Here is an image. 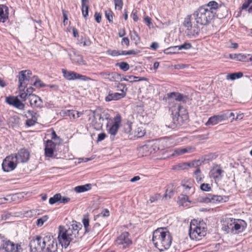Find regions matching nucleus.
I'll return each instance as SVG.
<instances>
[{
  "mask_svg": "<svg viewBox=\"0 0 252 252\" xmlns=\"http://www.w3.org/2000/svg\"><path fill=\"white\" fill-rule=\"evenodd\" d=\"M163 100L168 103L173 115L172 121L167 123L165 126L173 129L179 128L188 120L189 115L186 108L181 103H175V101L184 104L189 101V97L178 92H172L167 94Z\"/></svg>",
  "mask_w": 252,
  "mask_h": 252,
  "instance_id": "obj_1",
  "label": "nucleus"
},
{
  "mask_svg": "<svg viewBox=\"0 0 252 252\" xmlns=\"http://www.w3.org/2000/svg\"><path fill=\"white\" fill-rule=\"evenodd\" d=\"M84 234L82 224L76 221H72L69 226H59L58 238L62 246L66 248L70 242L78 241Z\"/></svg>",
  "mask_w": 252,
  "mask_h": 252,
  "instance_id": "obj_2",
  "label": "nucleus"
},
{
  "mask_svg": "<svg viewBox=\"0 0 252 252\" xmlns=\"http://www.w3.org/2000/svg\"><path fill=\"white\" fill-rule=\"evenodd\" d=\"M29 246L31 252H55L57 250V242L50 234H41L32 237Z\"/></svg>",
  "mask_w": 252,
  "mask_h": 252,
  "instance_id": "obj_3",
  "label": "nucleus"
},
{
  "mask_svg": "<svg viewBox=\"0 0 252 252\" xmlns=\"http://www.w3.org/2000/svg\"><path fill=\"white\" fill-rule=\"evenodd\" d=\"M220 8V6L218 2L213 0L200 6L191 15L197 24L207 26L211 23L215 17L218 16L217 13Z\"/></svg>",
  "mask_w": 252,
  "mask_h": 252,
  "instance_id": "obj_4",
  "label": "nucleus"
},
{
  "mask_svg": "<svg viewBox=\"0 0 252 252\" xmlns=\"http://www.w3.org/2000/svg\"><path fill=\"white\" fill-rule=\"evenodd\" d=\"M152 241L155 247L160 251L168 249L172 243V237L168 231L159 228L153 233Z\"/></svg>",
  "mask_w": 252,
  "mask_h": 252,
  "instance_id": "obj_5",
  "label": "nucleus"
},
{
  "mask_svg": "<svg viewBox=\"0 0 252 252\" xmlns=\"http://www.w3.org/2000/svg\"><path fill=\"white\" fill-rule=\"evenodd\" d=\"M207 227L203 221L197 222L196 220H191L189 229V235L191 239L199 241L206 234Z\"/></svg>",
  "mask_w": 252,
  "mask_h": 252,
  "instance_id": "obj_6",
  "label": "nucleus"
},
{
  "mask_svg": "<svg viewBox=\"0 0 252 252\" xmlns=\"http://www.w3.org/2000/svg\"><path fill=\"white\" fill-rule=\"evenodd\" d=\"M32 72L30 70H24L20 71L17 78L18 79V89H23L26 88L28 85H31L33 77Z\"/></svg>",
  "mask_w": 252,
  "mask_h": 252,
  "instance_id": "obj_7",
  "label": "nucleus"
},
{
  "mask_svg": "<svg viewBox=\"0 0 252 252\" xmlns=\"http://www.w3.org/2000/svg\"><path fill=\"white\" fill-rule=\"evenodd\" d=\"M192 15H189L185 18L183 24L187 28L186 32L189 37H195L198 35L200 32V28L196 24L192 26L191 18Z\"/></svg>",
  "mask_w": 252,
  "mask_h": 252,
  "instance_id": "obj_8",
  "label": "nucleus"
},
{
  "mask_svg": "<svg viewBox=\"0 0 252 252\" xmlns=\"http://www.w3.org/2000/svg\"><path fill=\"white\" fill-rule=\"evenodd\" d=\"M198 199V201L201 203H217L226 202L228 200V197L226 196H222L220 195H214L209 193L206 196H201L199 197Z\"/></svg>",
  "mask_w": 252,
  "mask_h": 252,
  "instance_id": "obj_9",
  "label": "nucleus"
},
{
  "mask_svg": "<svg viewBox=\"0 0 252 252\" xmlns=\"http://www.w3.org/2000/svg\"><path fill=\"white\" fill-rule=\"evenodd\" d=\"M23 249L19 244H14L10 240H5L0 247V252H22Z\"/></svg>",
  "mask_w": 252,
  "mask_h": 252,
  "instance_id": "obj_10",
  "label": "nucleus"
},
{
  "mask_svg": "<svg viewBox=\"0 0 252 252\" xmlns=\"http://www.w3.org/2000/svg\"><path fill=\"white\" fill-rule=\"evenodd\" d=\"M129 236L128 232H123L115 240V245L123 249H126L129 247L132 244V241L129 238Z\"/></svg>",
  "mask_w": 252,
  "mask_h": 252,
  "instance_id": "obj_11",
  "label": "nucleus"
},
{
  "mask_svg": "<svg viewBox=\"0 0 252 252\" xmlns=\"http://www.w3.org/2000/svg\"><path fill=\"white\" fill-rule=\"evenodd\" d=\"M18 163L16 158H14L11 154L6 157L4 159L2 164V168L4 172H8L15 169Z\"/></svg>",
  "mask_w": 252,
  "mask_h": 252,
  "instance_id": "obj_12",
  "label": "nucleus"
},
{
  "mask_svg": "<svg viewBox=\"0 0 252 252\" xmlns=\"http://www.w3.org/2000/svg\"><path fill=\"white\" fill-rule=\"evenodd\" d=\"M63 76L68 80L79 79L83 81H88L90 78L85 75H82L72 71H67L65 69H62Z\"/></svg>",
  "mask_w": 252,
  "mask_h": 252,
  "instance_id": "obj_13",
  "label": "nucleus"
},
{
  "mask_svg": "<svg viewBox=\"0 0 252 252\" xmlns=\"http://www.w3.org/2000/svg\"><path fill=\"white\" fill-rule=\"evenodd\" d=\"M12 155L16 158L18 163L27 162L30 159V153L24 148L20 149L17 153Z\"/></svg>",
  "mask_w": 252,
  "mask_h": 252,
  "instance_id": "obj_14",
  "label": "nucleus"
},
{
  "mask_svg": "<svg viewBox=\"0 0 252 252\" xmlns=\"http://www.w3.org/2000/svg\"><path fill=\"white\" fill-rule=\"evenodd\" d=\"M226 120H227V117L222 112L219 115H215L210 117L205 125L206 126H214Z\"/></svg>",
  "mask_w": 252,
  "mask_h": 252,
  "instance_id": "obj_15",
  "label": "nucleus"
},
{
  "mask_svg": "<svg viewBox=\"0 0 252 252\" xmlns=\"http://www.w3.org/2000/svg\"><path fill=\"white\" fill-rule=\"evenodd\" d=\"M6 102L8 104L12 105L19 110H23L25 109V104L22 103L18 98V97H14L13 96L7 97L6 98Z\"/></svg>",
  "mask_w": 252,
  "mask_h": 252,
  "instance_id": "obj_16",
  "label": "nucleus"
},
{
  "mask_svg": "<svg viewBox=\"0 0 252 252\" xmlns=\"http://www.w3.org/2000/svg\"><path fill=\"white\" fill-rule=\"evenodd\" d=\"M164 140L162 139L156 140L155 141H150L151 143V149L153 151V154L157 152L161 153L164 149Z\"/></svg>",
  "mask_w": 252,
  "mask_h": 252,
  "instance_id": "obj_17",
  "label": "nucleus"
},
{
  "mask_svg": "<svg viewBox=\"0 0 252 252\" xmlns=\"http://www.w3.org/2000/svg\"><path fill=\"white\" fill-rule=\"evenodd\" d=\"M56 144L52 140H47L45 144V156L46 157L52 158L54 156Z\"/></svg>",
  "mask_w": 252,
  "mask_h": 252,
  "instance_id": "obj_18",
  "label": "nucleus"
},
{
  "mask_svg": "<svg viewBox=\"0 0 252 252\" xmlns=\"http://www.w3.org/2000/svg\"><path fill=\"white\" fill-rule=\"evenodd\" d=\"M229 58L230 59L239 62H248L252 61V56L250 54H230Z\"/></svg>",
  "mask_w": 252,
  "mask_h": 252,
  "instance_id": "obj_19",
  "label": "nucleus"
},
{
  "mask_svg": "<svg viewBox=\"0 0 252 252\" xmlns=\"http://www.w3.org/2000/svg\"><path fill=\"white\" fill-rule=\"evenodd\" d=\"M28 99L31 107L37 108H41L43 107L42 100L37 95H30Z\"/></svg>",
  "mask_w": 252,
  "mask_h": 252,
  "instance_id": "obj_20",
  "label": "nucleus"
},
{
  "mask_svg": "<svg viewBox=\"0 0 252 252\" xmlns=\"http://www.w3.org/2000/svg\"><path fill=\"white\" fill-rule=\"evenodd\" d=\"M114 122L111 126L108 129V133L111 135L115 136L116 135L120 124L121 122V117L120 115H118L114 118Z\"/></svg>",
  "mask_w": 252,
  "mask_h": 252,
  "instance_id": "obj_21",
  "label": "nucleus"
},
{
  "mask_svg": "<svg viewBox=\"0 0 252 252\" xmlns=\"http://www.w3.org/2000/svg\"><path fill=\"white\" fill-rule=\"evenodd\" d=\"M224 171L221 169L220 165H216L210 171V176L215 180H220L222 178Z\"/></svg>",
  "mask_w": 252,
  "mask_h": 252,
  "instance_id": "obj_22",
  "label": "nucleus"
},
{
  "mask_svg": "<svg viewBox=\"0 0 252 252\" xmlns=\"http://www.w3.org/2000/svg\"><path fill=\"white\" fill-rule=\"evenodd\" d=\"M69 55L73 63L79 65H85L86 64L82 56L77 54L75 52H73L72 54H70Z\"/></svg>",
  "mask_w": 252,
  "mask_h": 252,
  "instance_id": "obj_23",
  "label": "nucleus"
},
{
  "mask_svg": "<svg viewBox=\"0 0 252 252\" xmlns=\"http://www.w3.org/2000/svg\"><path fill=\"white\" fill-rule=\"evenodd\" d=\"M195 150V148L191 147H187L186 148H177L174 149L172 154H171V156L172 157H176L178 156L186 153H190L194 152Z\"/></svg>",
  "mask_w": 252,
  "mask_h": 252,
  "instance_id": "obj_24",
  "label": "nucleus"
},
{
  "mask_svg": "<svg viewBox=\"0 0 252 252\" xmlns=\"http://www.w3.org/2000/svg\"><path fill=\"white\" fill-rule=\"evenodd\" d=\"M94 120H93V125L94 128L96 129H99L103 126L102 122L104 120L103 116L99 113H97L95 112H94Z\"/></svg>",
  "mask_w": 252,
  "mask_h": 252,
  "instance_id": "obj_25",
  "label": "nucleus"
},
{
  "mask_svg": "<svg viewBox=\"0 0 252 252\" xmlns=\"http://www.w3.org/2000/svg\"><path fill=\"white\" fill-rule=\"evenodd\" d=\"M125 96L124 93H113L112 91H110L108 95L105 97V100L107 102H109L112 100H118Z\"/></svg>",
  "mask_w": 252,
  "mask_h": 252,
  "instance_id": "obj_26",
  "label": "nucleus"
},
{
  "mask_svg": "<svg viewBox=\"0 0 252 252\" xmlns=\"http://www.w3.org/2000/svg\"><path fill=\"white\" fill-rule=\"evenodd\" d=\"M151 143L149 141L146 144L141 146L139 149V153L141 154L142 156H148L153 154V151H151L150 148Z\"/></svg>",
  "mask_w": 252,
  "mask_h": 252,
  "instance_id": "obj_27",
  "label": "nucleus"
},
{
  "mask_svg": "<svg viewBox=\"0 0 252 252\" xmlns=\"http://www.w3.org/2000/svg\"><path fill=\"white\" fill-rule=\"evenodd\" d=\"M8 18V8L4 5L0 4V22L4 23Z\"/></svg>",
  "mask_w": 252,
  "mask_h": 252,
  "instance_id": "obj_28",
  "label": "nucleus"
},
{
  "mask_svg": "<svg viewBox=\"0 0 252 252\" xmlns=\"http://www.w3.org/2000/svg\"><path fill=\"white\" fill-rule=\"evenodd\" d=\"M245 223V221L241 220H235V223L233 224V232L236 233L242 232L245 228L246 226L243 223Z\"/></svg>",
  "mask_w": 252,
  "mask_h": 252,
  "instance_id": "obj_29",
  "label": "nucleus"
},
{
  "mask_svg": "<svg viewBox=\"0 0 252 252\" xmlns=\"http://www.w3.org/2000/svg\"><path fill=\"white\" fill-rule=\"evenodd\" d=\"M226 224H223L222 228L225 231H226L227 233L230 232H233V224L235 223V219H230L228 220L226 222Z\"/></svg>",
  "mask_w": 252,
  "mask_h": 252,
  "instance_id": "obj_30",
  "label": "nucleus"
},
{
  "mask_svg": "<svg viewBox=\"0 0 252 252\" xmlns=\"http://www.w3.org/2000/svg\"><path fill=\"white\" fill-rule=\"evenodd\" d=\"M81 10L83 17L86 19L88 16L89 6L88 0H81Z\"/></svg>",
  "mask_w": 252,
  "mask_h": 252,
  "instance_id": "obj_31",
  "label": "nucleus"
},
{
  "mask_svg": "<svg viewBox=\"0 0 252 252\" xmlns=\"http://www.w3.org/2000/svg\"><path fill=\"white\" fill-rule=\"evenodd\" d=\"M31 85L39 88L46 86V85L42 83V81L39 79L38 77L36 75L33 76L32 81Z\"/></svg>",
  "mask_w": 252,
  "mask_h": 252,
  "instance_id": "obj_32",
  "label": "nucleus"
},
{
  "mask_svg": "<svg viewBox=\"0 0 252 252\" xmlns=\"http://www.w3.org/2000/svg\"><path fill=\"white\" fill-rule=\"evenodd\" d=\"M92 185L91 184H87L84 185L78 186L74 188V190L76 192L81 193L90 190L91 189Z\"/></svg>",
  "mask_w": 252,
  "mask_h": 252,
  "instance_id": "obj_33",
  "label": "nucleus"
},
{
  "mask_svg": "<svg viewBox=\"0 0 252 252\" xmlns=\"http://www.w3.org/2000/svg\"><path fill=\"white\" fill-rule=\"evenodd\" d=\"M243 76V73L242 72H237L232 73H230L227 75L226 78L231 80H234L236 79H239Z\"/></svg>",
  "mask_w": 252,
  "mask_h": 252,
  "instance_id": "obj_34",
  "label": "nucleus"
},
{
  "mask_svg": "<svg viewBox=\"0 0 252 252\" xmlns=\"http://www.w3.org/2000/svg\"><path fill=\"white\" fill-rule=\"evenodd\" d=\"M61 199V193H58L55 194L53 197L50 198L49 203L51 205H53L55 203H60V200Z\"/></svg>",
  "mask_w": 252,
  "mask_h": 252,
  "instance_id": "obj_35",
  "label": "nucleus"
},
{
  "mask_svg": "<svg viewBox=\"0 0 252 252\" xmlns=\"http://www.w3.org/2000/svg\"><path fill=\"white\" fill-rule=\"evenodd\" d=\"M116 66H119L120 68L124 71H126L129 69V65L126 62L117 63L116 64Z\"/></svg>",
  "mask_w": 252,
  "mask_h": 252,
  "instance_id": "obj_36",
  "label": "nucleus"
},
{
  "mask_svg": "<svg viewBox=\"0 0 252 252\" xmlns=\"http://www.w3.org/2000/svg\"><path fill=\"white\" fill-rule=\"evenodd\" d=\"M107 54L112 57H117L120 55H123L122 51L117 50L109 49L106 51Z\"/></svg>",
  "mask_w": 252,
  "mask_h": 252,
  "instance_id": "obj_37",
  "label": "nucleus"
},
{
  "mask_svg": "<svg viewBox=\"0 0 252 252\" xmlns=\"http://www.w3.org/2000/svg\"><path fill=\"white\" fill-rule=\"evenodd\" d=\"M178 49V46H172L170 47L169 48H168L166 49L164 52L165 54H175L176 53H178L179 51Z\"/></svg>",
  "mask_w": 252,
  "mask_h": 252,
  "instance_id": "obj_38",
  "label": "nucleus"
},
{
  "mask_svg": "<svg viewBox=\"0 0 252 252\" xmlns=\"http://www.w3.org/2000/svg\"><path fill=\"white\" fill-rule=\"evenodd\" d=\"M195 178L196 181L198 183L202 181L203 178V175L201 174V171L199 168H197L194 172Z\"/></svg>",
  "mask_w": 252,
  "mask_h": 252,
  "instance_id": "obj_39",
  "label": "nucleus"
},
{
  "mask_svg": "<svg viewBox=\"0 0 252 252\" xmlns=\"http://www.w3.org/2000/svg\"><path fill=\"white\" fill-rule=\"evenodd\" d=\"M49 219L47 215H44L42 217L36 220V225L38 226H41L43 225L44 223L46 222Z\"/></svg>",
  "mask_w": 252,
  "mask_h": 252,
  "instance_id": "obj_40",
  "label": "nucleus"
},
{
  "mask_svg": "<svg viewBox=\"0 0 252 252\" xmlns=\"http://www.w3.org/2000/svg\"><path fill=\"white\" fill-rule=\"evenodd\" d=\"M82 222L85 228V233L89 232L90 231L89 226V219L88 218V216H85L84 217L82 220Z\"/></svg>",
  "mask_w": 252,
  "mask_h": 252,
  "instance_id": "obj_41",
  "label": "nucleus"
},
{
  "mask_svg": "<svg viewBox=\"0 0 252 252\" xmlns=\"http://www.w3.org/2000/svg\"><path fill=\"white\" fill-rule=\"evenodd\" d=\"M135 136L137 137V138H141L144 136L146 132L143 127H138L135 130Z\"/></svg>",
  "mask_w": 252,
  "mask_h": 252,
  "instance_id": "obj_42",
  "label": "nucleus"
},
{
  "mask_svg": "<svg viewBox=\"0 0 252 252\" xmlns=\"http://www.w3.org/2000/svg\"><path fill=\"white\" fill-rule=\"evenodd\" d=\"M105 16L109 23L113 22V13L110 9L105 11Z\"/></svg>",
  "mask_w": 252,
  "mask_h": 252,
  "instance_id": "obj_43",
  "label": "nucleus"
},
{
  "mask_svg": "<svg viewBox=\"0 0 252 252\" xmlns=\"http://www.w3.org/2000/svg\"><path fill=\"white\" fill-rule=\"evenodd\" d=\"M25 89L26 88H24L23 90L19 89V94L17 97H20L23 101L26 100L27 96H29L28 93L25 91Z\"/></svg>",
  "mask_w": 252,
  "mask_h": 252,
  "instance_id": "obj_44",
  "label": "nucleus"
},
{
  "mask_svg": "<svg viewBox=\"0 0 252 252\" xmlns=\"http://www.w3.org/2000/svg\"><path fill=\"white\" fill-rule=\"evenodd\" d=\"M111 77L110 80L111 81H120V78H121V74L117 72L110 73Z\"/></svg>",
  "mask_w": 252,
  "mask_h": 252,
  "instance_id": "obj_45",
  "label": "nucleus"
},
{
  "mask_svg": "<svg viewBox=\"0 0 252 252\" xmlns=\"http://www.w3.org/2000/svg\"><path fill=\"white\" fill-rule=\"evenodd\" d=\"M118 90L122 92L121 93H124L126 95V92L127 90L126 85L123 83H118L117 85Z\"/></svg>",
  "mask_w": 252,
  "mask_h": 252,
  "instance_id": "obj_46",
  "label": "nucleus"
},
{
  "mask_svg": "<svg viewBox=\"0 0 252 252\" xmlns=\"http://www.w3.org/2000/svg\"><path fill=\"white\" fill-rule=\"evenodd\" d=\"M116 9L121 10L123 6V0H114Z\"/></svg>",
  "mask_w": 252,
  "mask_h": 252,
  "instance_id": "obj_47",
  "label": "nucleus"
},
{
  "mask_svg": "<svg viewBox=\"0 0 252 252\" xmlns=\"http://www.w3.org/2000/svg\"><path fill=\"white\" fill-rule=\"evenodd\" d=\"M179 202L180 204L184 205V204L186 202H189V197L187 195H181L179 197Z\"/></svg>",
  "mask_w": 252,
  "mask_h": 252,
  "instance_id": "obj_48",
  "label": "nucleus"
},
{
  "mask_svg": "<svg viewBox=\"0 0 252 252\" xmlns=\"http://www.w3.org/2000/svg\"><path fill=\"white\" fill-rule=\"evenodd\" d=\"M223 115H225L227 117V120L229 118H232V120H237L238 119L239 115H238L237 116V117L236 118H234V116H235L234 113L233 112H231L230 113H229V111L228 110L226 111L225 112H223Z\"/></svg>",
  "mask_w": 252,
  "mask_h": 252,
  "instance_id": "obj_49",
  "label": "nucleus"
},
{
  "mask_svg": "<svg viewBox=\"0 0 252 252\" xmlns=\"http://www.w3.org/2000/svg\"><path fill=\"white\" fill-rule=\"evenodd\" d=\"M217 155L215 153H211L205 156V160L208 161H212L216 158Z\"/></svg>",
  "mask_w": 252,
  "mask_h": 252,
  "instance_id": "obj_50",
  "label": "nucleus"
},
{
  "mask_svg": "<svg viewBox=\"0 0 252 252\" xmlns=\"http://www.w3.org/2000/svg\"><path fill=\"white\" fill-rule=\"evenodd\" d=\"M179 50L182 49H189L191 47V44L189 43H185L184 44L178 46Z\"/></svg>",
  "mask_w": 252,
  "mask_h": 252,
  "instance_id": "obj_51",
  "label": "nucleus"
},
{
  "mask_svg": "<svg viewBox=\"0 0 252 252\" xmlns=\"http://www.w3.org/2000/svg\"><path fill=\"white\" fill-rule=\"evenodd\" d=\"M200 189L205 191H209L211 189V188L209 184L203 183L200 186Z\"/></svg>",
  "mask_w": 252,
  "mask_h": 252,
  "instance_id": "obj_52",
  "label": "nucleus"
},
{
  "mask_svg": "<svg viewBox=\"0 0 252 252\" xmlns=\"http://www.w3.org/2000/svg\"><path fill=\"white\" fill-rule=\"evenodd\" d=\"M81 43L83 44L84 46H89L91 44V41L88 38H82Z\"/></svg>",
  "mask_w": 252,
  "mask_h": 252,
  "instance_id": "obj_53",
  "label": "nucleus"
},
{
  "mask_svg": "<svg viewBox=\"0 0 252 252\" xmlns=\"http://www.w3.org/2000/svg\"><path fill=\"white\" fill-rule=\"evenodd\" d=\"M131 38L135 41V43L136 44L138 43L140 40V38L136 32H134L133 34L131 35Z\"/></svg>",
  "mask_w": 252,
  "mask_h": 252,
  "instance_id": "obj_54",
  "label": "nucleus"
},
{
  "mask_svg": "<svg viewBox=\"0 0 252 252\" xmlns=\"http://www.w3.org/2000/svg\"><path fill=\"white\" fill-rule=\"evenodd\" d=\"M139 52L135 51L133 50L129 51H122L123 55H136Z\"/></svg>",
  "mask_w": 252,
  "mask_h": 252,
  "instance_id": "obj_55",
  "label": "nucleus"
},
{
  "mask_svg": "<svg viewBox=\"0 0 252 252\" xmlns=\"http://www.w3.org/2000/svg\"><path fill=\"white\" fill-rule=\"evenodd\" d=\"M128 78L129 79L134 78V79H137V80H134V81H130V82H137V81H145V80H147V79L146 78L144 77H136V76H132V75L129 76Z\"/></svg>",
  "mask_w": 252,
  "mask_h": 252,
  "instance_id": "obj_56",
  "label": "nucleus"
},
{
  "mask_svg": "<svg viewBox=\"0 0 252 252\" xmlns=\"http://www.w3.org/2000/svg\"><path fill=\"white\" fill-rule=\"evenodd\" d=\"M70 200V198L66 196H62L61 194V199L60 203L66 204Z\"/></svg>",
  "mask_w": 252,
  "mask_h": 252,
  "instance_id": "obj_57",
  "label": "nucleus"
},
{
  "mask_svg": "<svg viewBox=\"0 0 252 252\" xmlns=\"http://www.w3.org/2000/svg\"><path fill=\"white\" fill-rule=\"evenodd\" d=\"M95 21L99 23L101 21V14L99 12H95L94 15Z\"/></svg>",
  "mask_w": 252,
  "mask_h": 252,
  "instance_id": "obj_58",
  "label": "nucleus"
},
{
  "mask_svg": "<svg viewBox=\"0 0 252 252\" xmlns=\"http://www.w3.org/2000/svg\"><path fill=\"white\" fill-rule=\"evenodd\" d=\"M106 137V134L105 133L103 132L99 133L97 136V142H99L102 141Z\"/></svg>",
  "mask_w": 252,
  "mask_h": 252,
  "instance_id": "obj_59",
  "label": "nucleus"
},
{
  "mask_svg": "<svg viewBox=\"0 0 252 252\" xmlns=\"http://www.w3.org/2000/svg\"><path fill=\"white\" fill-rule=\"evenodd\" d=\"M159 197V194H155V195L150 197V199L149 200V201L150 203L155 202L158 199Z\"/></svg>",
  "mask_w": 252,
  "mask_h": 252,
  "instance_id": "obj_60",
  "label": "nucleus"
},
{
  "mask_svg": "<svg viewBox=\"0 0 252 252\" xmlns=\"http://www.w3.org/2000/svg\"><path fill=\"white\" fill-rule=\"evenodd\" d=\"M34 91V89L32 86H30L28 88V87H27L26 92L28 93L29 97H30V95H34V94H32Z\"/></svg>",
  "mask_w": 252,
  "mask_h": 252,
  "instance_id": "obj_61",
  "label": "nucleus"
},
{
  "mask_svg": "<svg viewBox=\"0 0 252 252\" xmlns=\"http://www.w3.org/2000/svg\"><path fill=\"white\" fill-rule=\"evenodd\" d=\"M122 45L126 44L127 46L129 45V40L127 37H124L121 42Z\"/></svg>",
  "mask_w": 252,
  "mask_h": 252,
  "instance_id": "obj_62",
  "label": "nucleus"
},
{
  "mask_svg": "<svg viewBox=\"0 0 252 252\" xmlns=\"http://www.w3.org/2000/svg\"><path fill=\"white\" fill-rule=\"evenodd\" d=\"M60 114L63 117L68 116L69 115V110H63Z\"/></svg>",
  "mask_w": 252,
  "mask_h": 252,
  "instance_id": "obj_63",
  "label": "nucleus"
},
{
  "mask_svg": "<svg viewBox=\"0 0 252 252\" xmlns=\"http://www.w3.org/2000/svg\"><path fill=\"white\" fill-rule=\"evenodd\" d=\"M35 123V121L32 119H28L26 121V125L28 126H33Z\"/></svg>",
  "mask_w": 252,
  "mask_h": 252,
  "instance_id": "obj_64",
  "label": "nucleus"
}]
</instances>
